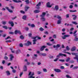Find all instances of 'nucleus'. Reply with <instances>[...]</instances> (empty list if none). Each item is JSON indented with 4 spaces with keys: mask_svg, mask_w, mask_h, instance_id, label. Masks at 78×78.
I'll list each match as a JSON object with an SVG mask.
<instances>
[{
    "mask_svg": "<svg viewBox=\"0 0 78 78\" xmlns=\"http://www.w3.org/2000/svg\"><path fill=\"white\" fill-rule=\"evenodd\" d=\"M63 56L65 57H66L67 56L66 55V54H62L60 53H59L58 55H57L56 56V58H60V56Z\"/></svg>",
    "mask_w": 78,
    "mask_h": 78,
    "instance_id": "f257e3e1",
    "label": "nucleus"
},
{
    "mask_svg": "<svg viewBox=\"0 0 78 78\" xmlns=\"http://www.w3.org/2000/svg\"><path fill=\"white\" fill-rule=\"evenodd\" d=\"M25 46H28L30 45H31V43L30 41H28L27 42V43H25L24 44Z\"/></svg>",
    "mask_w": 78,
    "mask_h": 78,
    "instance_id": "f03ea898",
    "label": "nucleus"
},
{
    "mask_svg": "<svg viewBox=\"0 0 78 78\" xmlns=\"http://www.w3.org/2000/svg\"><path fill=\"white\" fill-rule=\"evenodd\" d=\"M14 33L15 34H17L18 33L20 35H22V33H21L20 31L19 30H15L14 31Z\"/></svg>",
    "mask_w": 78,
    "mask_h": 78,
    "instance_id": "7ed1b4c3",
    "label": "nucleus"
},
{
    "mask_svg": "<svg viewBox=\"0 0 78 78\" xmlns=\"http://www.w3.org/2000/svg\"><path fill=\"white\" fill-rule=\"evenodd\" d=\"M5 9H6L8 11H9V12L10 13H12V12H13V11H12V10H11L10 9H9V7H5Z\"/></svg>",
    "mask_w": 78,
    "mask_h": 78,
    "instance_id": "20e7f679",
    "label": "nucleus"
},
{
    "mask_svg": "<svg viewBox=\"0 0 78 78\" xmlns=\"http://www.w3.org/2000/svg\"><path fill=\"white\" fill-rule=\"evenodd\" d=\"M9 24H10V25H11V27H14V23H13V22L11 21H9L8 22Z\"/></svg>",
    "mask_w": 78,
    "mask_h": 78,
    "instance_id": "39448f33",
    "label": "nucleus"
},
{
    "mask_svg": "<svg viewBox=\"0 0 78 78\" xmlns=\"http://www.w3.org/2000/svg\"><path fill=\"white\" fill-rule=\"evenodd\" d=\"M70 35H65L64 36L62 37V39H66V37H70Z\"/></svg>",
    "mask_w": 78,
    "mask_h": 78,
    "instance_id": "423d86ee",
    "label": "nucleus"
},
{
    "mask_svg": "<svg viewBox=\"0 0 78 78\" xmlns=\"http://www.w3.org/2000/svg\"><path fill=\"white\" fill-rule=\"evenodd\" d=\"M54 71H55V72H57V73H59V72H61V70L59 69H54Z\"/></svg>",
    "mask_w": 78,
    "mask_h": 78,
    "instance_id": "0eeeda50",
    "label": "nucleus"
},
{
    "mask_svg": "<svg viewBox=\"0 0 78 78\" xmlns=\"http://www.w3.org/2000/svg\"><path fill=\"white\" fill-rule=\"evenodd\" d=\"M50 5V2H48L46 4V7L48 8H51V7L52 6V5Z\"/></svg>",
    "mask_w": 78,
    "mask_h": 78,
    "instance_id": "6e6552de",
    "label": "nucleus"
},
{
    "mask_svg": "<svg viewBox=\"0 0 78 78\" xmlns=\"http://www.w3.org/2000/svg\"><path fill=\"white\" fill-rule=\"evenodd\" d=\"M46 48V46H42V47H41L40 48V50L41 51H44V48Z\"/></svg>",
    "mask_w": 78,
    "mask_h": 78,
    "instance_id": "1a4fd4ad",
    "label": "nucleus"
},
{
    "mask_svg": "<svg viewBox=\"0 0 78 78\" xmlns=\"http://www.w3.org/2000/svg\"><path fill=\"white\" fill-rule=\"evenodd\" d=\"M76 50V47L75 46H74L71 48L70 50V51H74Z\"/></svg>",
    "mask_w": 78,
    "mask_h": 78,
    "instance_id": "9d476101",
    "label": "nucleus"
},
{
    "mask_svg": "<svg viewBox=\"0 0 78 78\" xmlns=\"http://www.w3.org/2000/svg\"><path fill=\"white\" fill-rule=\"evenodd\" d=\"M29 8H30V7L28 6H25V7H24L25 11L26 12H27V11H28V9H29Z\"/></svg>",
    "mask_w": 78,
    "mask_h": 78,
    "instance_id": "9b49d317",
    "label": "nucleus"
},
{
    "mask_svg": "<svg viewBox=\"0 0 78 78\" xmlns=\"http://www.w3.org/2000/svg\"><path fill=\"white\" fill-rule=\"evenodd\" d=\"M23 71L24 72H27V67L26 65H24L23 67Z\"/></svg>",
    "mask_w": 78,
    "mask_h": 78,
    "instance_id": "f8f14e48",
    "label": "nucleus"
},
{
    "mask_svg": "<svg viewBox=\"0 0 78 78\" xmlns=\"http://www.w3.org/2000/svg\"><path fill=\"white\" fill-rule=\"evenodd\" d=\"M10 61H12L13 59L14 58V56L12 54H11L10 55Z\"/></svg>",
    "mask_w": 78,
    "mask_h": 78,
    "instance_id": "ddd939ff",
    "label": "nucleus"
},
{
    "mask_svg": "<svg viewBox=\"0 0 78 78\" xmlns=\"http://www.w3.org/2000/svg\"><path fill=\"white\" fill-rule=\"evenodd\" d=\"M72 17H75L73 18V20H75L76 19V18H77V16L75 15H72Z\"/></svg>",
    "mask_w": 78,
    "mask_h": 78,
    "instance_id": "4468645a",
    "label": "nucleus"
},
{
    "mask_svg": "<svg viewBox=\"0 0 78 78\" xmlns=\"http://www.w3.org/2000/svg\"><path fill=\"white\" fill-rule=\"evenodd\" d=\"M13 2H14L15 3H21L22 2V1H17L16 0H12Z\"/></svg>",
    "mask_w": 78,
    "mask_h": 78,
    "instance_id": "2eb2a0df",
    "label": "nucleus"
},
{
    "mask_svg": "<svg viewBox=\"0 0 78 78\" xmlns=\"http://www.w3.org/2000/svg\"><path fill=\"white\" fill-rule=\"evenodd\" d=\"M41 11L40 10H36L34 11V13H39V12H40Z\"/></svg>",
    "mask_w": 78,
    "mask_h": 78,
    "instance_id": "dca6fc26",
    "label": "nucleus"
},
{
    "mask_svg": "<svg viewBox=\"0 0 78 78\" xmlns=\"http://www.w3.org/2000/svg\"><path fill=\"white\" fill-rule=\"evenodd\" d=\"M55 9L56 10V11H58L59 9V7L58 5H55Z\"/></svg>",
    "mask_w": 78,
    "mask_h": 78,
    "instance_id": "f3484780",
    "label": "nucleus"
},
{
    "mask_svg": "<svg viewBox=\"0 0 78 78\" xmlns=\"http://www.w3.org/2000/svg\"><path fill=\"white\" fill-rule=\"evenodd\" d=\"M46 14V13L45 12H43L42 15H41L40 16V17H44L45 16V15Z\"/></svg>",
    "mask_w": 78,
    "mask_h": 78,
    "instance_id": "a211bd4d",
    "label": "nucleus"
},
{
    "mask_svg": "<svg viewBox=\"0 0 78 78\" xmlns=\"http://www.w3.org/2000/svg\"><path fill=\"white\" fill-rule=\"evenodd\" d=\"M22 19L23 20H25L27 19V16L25 15L23 16L22 17Z\"/></svg>",
    "mask_w": 78,
    "mask_h": 78,
    "instance_id": "6ab92c4d",
    "label": "nucleus"
},
{
    "mask_svg": "<svg viewBox=\"0 0 78 78\" xmlns=\"http://www.w3.org/2000/svg\"><path fill=\"white\" fill-rule=\"evenodd\" d=\"M41 20L42 22H44L45 20V18L43 17H41Z\"/></svg>",
    "mask_w": 78,
    "mask_h": 78,
    "instance_id": "aec40b11",
    "label": "nucleus"
},
{
    "mask_svg": "<svg viewBox=\"0 0 78 78\" xmlns=\"http://www.w3.org/2000/svg\"><path fill=\"white\" fill-rule=\"evenodd\" d=\"M69 11L70 12H76V10H69Z\"/></svg>",
    "mask_w": 78,
    "mask_h": 78,
    "instance_id": "412c9836",
    "label": "nucleus"
},
{
    "mask_svg": "<svg viewBox=\"0 0 78 78\" xmlns=\"http://www.w3.org/2000/svg\"><path fill=\"white\" fill-rule=\"evenodd\" d=\"M6 73H7V75H8V76H9V75H10V72H9V71H7L6 72Z\"/></svg>",
    "mask_w": 78,
    "mask_h": 78,
    "instance_id": "4be33fe9",
    "label": "nucleus"
},
{
    "mask_svg": "<svg viewBox=\"0 0 78 78\" xmlns=\"http://www.w3.org/2000/svg\"><path fill=\"white\" fill-rule=\"evenodd\" d=\"M72 55H75L76 56V55H78V53H75V52H72V53H71Z\"/></svg>",
    "mask_w": 78,
    "mask_h": 78,
    "instance_id": "5701e85b",
    "label": "nucleus"
},
{
    "mask_svg": "<svg viewBox=\"0 0 78 78\" xmlns=\"http://www.w3.org/2000/svg\"><path fill=\"white\" fill-rule=\"evenodd\" d=\"M16 51V54H19V53H20V50Z\"/></svg>",
    "mask_w": 78,
    "mask_h": 78,
    "instance_id": "b1692460",
    "label": "nucleus"
},
{
    "mask_svg": "<svg viewBox=\"0 0 78 78\" xmlns=\"http://www.w3.org/2000/svg\"><path fill=\"white\" fill-rule=\"evenodd\" d=\"M72 23H73V24H74V25H78V23L76 22L72 21Z\"/></svg>",
    "mask_w": 78,
    "mask_h": 78,
    "instance_id": "393cba45",
    "label": "nucleus"
},
{
    "mask_svg": "<svg viewBox=\"0 0 78 78\" xmlns=\"http://www.w3.org/2000/svg\"><path fill=\"white\" fill-rule=\"evenodd\" d=\"M25 2L26 3V4H29V3H30V1H29V0H26Z\"/></svg>",
    "mask_w": 78,
    "mask_h": 78,
    "instance_id": "a878e982",
    "label": "nucleus"
},
{
    "mask_svg": "<svg viewBox=\"0 0 78 78\" xmlns=\"http://www.w3.org/2000/svg\"><path fill=\"white\" fill-rule=\"evenodd\" d=\"M2 27L3 28H5V29L6 30H7V29H8V27H7V26H3Z\"/></svg>",
    "mask_w": 78,
    "mask_h": 78,
    "instance_id": "bb28decb",
    "label": "nucleus"
},
{
    "mask_svg": "<svg viewBox=\"0 0 78 78\" xmlns=\"http://www.w3.org/2000/svg\"><path fill=\"white\" fill-rule=\"evenodd\" d=\"M39 30H40V31H44V29H43V28H42V27H41L39 28Z\"/></svg>",
    "mask_w": 78,
    "mask_h": 78,
    "instance_id": "cd10ccee",
    "label": "nucleus"
},
{
    "mask_svg": "<svg viewBox=\"0 0 78 78\" xmlns=\"http://www.w3.org/2000/svg\"><path fill=\"white\" fill-rule=\"evenodd\" d=\"M60 46H61V45L60 44H57L56 45V48H59L60 47Z\"/></svg>",
    "mask_w": 78,
    "mask_h": 78,
    "instance_id": "c85d7f7f",
    "label": "nucleus"
},
{
    "mask_svg": "<svg viewBox=\"0 0 78 78\" xmlns=\"http://www.w3.org/2000/svg\"><path fill=\"white\" fill-rule=\"evenodd\" d=\"M57 19H59V20H61L62 18H61V17L59 16L58 15L57 16Z\"/></svg>",
    "mask_w": 78,
    "mask_h": 78,
    "instance_id": "c756f323",
    "label": "nucleus"
},
{
    "mask_svg": "<svg viewBox=\"0 0 78 78\" xmlns=\"http://www.w3.org/2000/svg\"><path fill=\"white\" fill-rule=\"evenodd\" d=\"M43 70L44 72H45V73L47 72V70L46 69L44 68L43 69Z\"/></svg>",
    "mask_w": 78,
    "mask_h": 78,
    "instance_id": "7c9ffc66",
    "label": "nucleus"
},
{
    "mask_svg": "<svg viewBox=\"0 0 78 78\" xmlns=\"http://www.w3.org/2000/svg\"><path fill=\"white\" fill-rule=\"evenodd\" d=\"M20 38L21 39H24V37H23V35H21L20 36Z\"/></svg>",
    "mask_w": 78,
    "mask_h": 78,
    "instance_id": "2f4dec72",
    "label": "nucleus"
},
{
    "mask_svg": "<svg viewBox=\"0 0 78 78\" xmlns=\"http://www.w3.org/2000/svg\"><path fill=\"white\" fill-rule=\"evenodd\" d=\"M4 59H5V60H7L8 59V57L6 56H5L4 57Z\"/></svg>",
    "mask_w": 78,
    "mask_h": 78,
    "instance_id": "473e14b6",
    "label": "nucleus"
},
{
    "mask_svg": "<svg viewBox=\"0 0 78 78\" xmlns=\"http://www.w3.org/2000/svg\"><path fill=\"white\" fill-rule=\"evenodd\" d=\"M41 2H39L38 4H37L36 6H41Z\"/></svg>",
    "mask_w": 78,
    "mask_h": 78,
    "instance_id": "72a5a7b5",
    "label": "nucleus"
},
{
    "mask_svg": "<svg viewBox=\"0 0 78 78\" xmlns=\"http://www.w3.org/2000/svg\"><path fill=\"white\" fill-rule=\"evenodd\" d=\"M74 41L77 42L78 41V37L75 38L74 39Z\"/></svg>",
    "mask_w": 78,
    "mask_h": 78,
    "instance_id": "f704fd0d",
    "label": "nucleus"
},
{
    "mask_svg": "<svg viewBox=\"0 0 78 78\" xmlns=\"http://www.w3.org/2000/svg\"><path fill=\"white\" fill-rule=\"evenodd\" d=\"M47 45H48V46H51V45H52V44H50L49 43H47Z\"/></svg>",
    "mask_w": 78,
    "mask_h": 78,
    "instance_id": "c9c22d12",
    "label": "nucleus"
},
{
    "mask_svg": "<svg viewBox=\"0 0 78 78\" xmlns=\"http://www.w3.org/2000/svg\"><path fill=\"white\" fill-rule=\"evenodd\" d=\"M70 61V58H68L66 60V62H69Z\"/></svg>",
    "mask_w": 78,
    "mask_h": 78,
    "instance_id": "e433bc0d",
    "label": "nucleus"
},
{
    "mask_svg": "<svg viewBox=\"0 0 78 78\" xmlns=\"http://www.w3.org/2000/svg\"><path fill=\"white\" fill-rule=\"evenodd\" d=\"M66 49L67 50H70V48H69V47L68 46H66Z\"/></svg>",
    "mask_w": 78,
    "mask_h": 78,
    "instance_id": "4c0bfd02",
    "label": "nucleus"
},
{
    "mask_svg": "<svg viewBox=\"0 0 78 78\" xmlns=\"http://www.w3.org/2000/svg\"><path fill=\"white\" fill-rule=\"evenodd\" d=\"M61 23V21L60 20H58L57 21V24H60Z\"/></svg>",
    "mask_w": 78,
    "mask_h": 78,
    "instance_id": "58836bf2",
    "label": "nucleus"
},
{
    "mask_svg": "<svg viewBox=\"0 0 78 78\" xmlns=\"http://www.w3.org/2000/svg\"><path fill=\"white\" fill-rule=\"evenodd\" d=\"M31 27L32 28H34V27H35V25H34V24H31Z\"/></svg>",
    "mask_w": 78,
    "mask_h": 78,
    "instance_id": "ea45409f",
    "label": "nucleus"
},
{
    "mask_svg": "<svg viewBox=\"0 0 78 78\" xmlns=\"http://www.w3.org/2000/svg\"><path fill=\"white\" fill-rule=\"evenodd\" d=\"M41 55L43 56H46V54L45 53H42L41 54Z\"/></svg>",
    "mask_w": 78,
    "mask_h": 78,
    "instance_id": "a19ab883",
    "label": "nucleus"
},
{
    "mask_svg": "<svg viewBox=\"0 0 78 78\" xmlns=\"http://www.w3.org/2000/svg\"><path fill=\"white\" fill-rule=\"evenodd\" d=\"M64 53H67V54H68V55H71V54H70V52L64 51Z\"/></svg>",
    "mask_w": 78,
    "mask_h": 78,
    "instance_id": "79ce46f5",
    "label": "nucleus"
},
{
    "mask_svg": "<svg viewBox=\"0 0 78 78\" xmlns=\"http://www.w3.org/2000/svg\"><path fill=\"white\" fill-rule=\"evenodd\" d=\"M9 34H14V32H9Z\"/></svg>",
    "mask_w": 78,
    "mask_h": 78,
    "instance_id": "37998d69",
    "label": "nucleus"
},
{
    "mask_svg": "<svg viewBox=\"0 0 78 78\" xmlns=\"http://www.w3.org/2000/svg\"><path fill=\"white\" fill-rule=\"evenodd\" d=\"M60 69H65V67L63 66H60Z\"/></svg>",
    "mask_w": 78,
    "mask_h": 78,
    "instance_id": "c03bdc74",
    "label": "nucleus"
},
{
    "mask_svg": "<svg viewBox=\"0 0 78 78\" xmlns=\"http://www.w3.org/2000/svg\"><path fill=\"white\" fill-rule=\"evenodd\" d=\"M12 72H13V73H16V70L15 69H13L12 70Z\"/></svg>",
    "mask_w": 78,
    "mask_h": 78,
    "instance_id": "a18cd8bd",
    "label": "nucleus"
},
{
    "mask_svg": "<svg viewBox=\"0 0 78 78\" xmlns=\"http://www.w3.org/2000/svg\"><path fill=\"white\" fill-rule=\"evenodd\" d=\"M29 37H32V34L31 33H29L28 34Z\"/></svg>",
    "mask_w": 78,
    "mask_h": 78,
    "instance_id": "49530a36",
    "label": "nucleus"
},
{
    "mask_svg": "<svg viewBox=\"0 0 78 78\" xmlns=\"http://www.w3.org/2000/svg\"><path fill=\"white\" fill-rule=\"evenodd\" d=\"M69 8L70 9H72L73 8V5H70L69 6Z\"/></svg>",
    "mask_w": 78,
    "mask_h": 78,
    "instance_id": "de8ad7c7",
    "label": "nucleus"
},
{
    "mask_svg": "<svg viewBox=\"0 0 78 78\" xmlns=\"http://www.w3.org/2000/svg\"><path fill=\"white\" fill-rule=\"evenodd\" d=\"M78 68V66H75L73 68V69H77Z\"/></svg>",
    "mask_w": 78,
    "mask_h": 78,
    "instance_id": "09e8293b",
    "label": "nucleus"
},
{
    "mask_svg": "<svg viewBox=\"0 0 78 78\" xmlns=\"http://www.w3.org/2000/svg\"><path fill=\"white\" fill-rule=\"evenodd\" d=\"M2 24H3V25H6V22L5 21H2Z\"/></svg>",
    "mask_w": 78,
    "mask_h": 78,
    "instance_id": "8fccbe9b",
    "label": "nucleus"
},
{
    "mask_svg": "<svg viewBox=\"0 0 78 78\" xmlns=\"http://www.w3.org/2000/svg\"><path fill=\"white\" fill-rule=\"evenodd\" d=\"M59 61L61 62H64L65 61V60L64 59H59Z\"/></svg>",
    "mask_w": 78,
    "mask_h": 78,
    "instance_id": "3c124183",
    "label": "nucleus"
},
{
    "mask_svg": "<svg viewBox=\"0 0 78 78\" xmlns=\"http://www.w3.org/2000/svg\"><path fill=\"white\" fill-rule=\"evenodd\" d=\"M73 36L74 37H75V38H76V37H77V34H74Z\"/></svg>",
    "mask_w": 78,
    "mask_h": 78,
    "instance_id": "603ef678",
    "label": "nucleus"
},
{
    "mask_svg": "<svg viewBox=\"0 0 78 78\" xmlns=\"http://www.w3.org/2000/svg\"><path fill=\"white\" fill-rule=\"evenodd\" d=\"M66 78H72L71 77H70V76H69V75H66Z\"/></svg>",
    "mask_w": 78,
    "mask_h": 78,
    "instance_id": "864d4df0",
    "label": "nucleus"
},
{
    "mask_svg": "<svg viewBox=\"0 0 78 78\" xmlns=\"http://www.w3.org/2000/svg\"><path fill=\"white\" fill-rule=\"evenodd\" d=\"M53 37L54 38V39H56V35L55 34L53 35Z\"/></svg>",
    "mask_w": 78,
    "mask_h": 78,
    "instance_id": "5fc2aeb1",
    "label": "nucleus"
},
{
    "mask_svg": "<svg viewBox=\"0 0 78 78\" xmlns=\"http://www.w3.org/2000/svg\"><path fill=\"white\" fill-rule=\"evenodd\" d=\"M37 39H38V40H40V39H41V37H39L38 36H37Z\"/></svg>",
    "mask_w": 78,
    "mask_h": 78,
    "instance_id": "6e6d98bb",
    "label": "nucleus"
},
{
    "mask_svg": "<svg viewBox=\"0 0 78 78\" xmlns=\"http://www.w3.org/2000/svg\"><path fill=\"white\" fill-rule=\"evenodd\" d=\"M20 12L22 14H25V12L23 11V10H21Z\"/></svg>",
    "mask_w": 78,
    "mask_h": 78,
    "instance_id": "4d7b16f0",
    "label": "nucleus"
},
{
    "mask_svg": "<svg viewBox=\"0 0 78 78\" xmlns=\"http://www.w3.org/2000/svg\"><path fill=\"white\" fill-rule=\"evenodd\" d=\"M66 18H69V14H67L66 15Z\"/></svg>",
    "mask_w": 78,
    "mask_h": 78,
    "instance_id": "13d9d810",
    "label": "nucleus"
},
{
    "mask_svg": "<svg viewBox=\"0 0 78 78\" xmlns=\"http://www.w3.org/2000/svg\"><path fill=\"white\" fill-rule=\"evenodd\" d=\"M42 73V72H41V71H38L37 72V74L38 75H40L41 73Z\"/></svg>",
    "mask_w": 78,
    "mask_h": 78,
    "instance_id": "bf43d9fd",
    "label": "nucleus"
},
{
    "mask_svg": "<svg viewBox=\"0 0 78 78\" xmlns=\"http://www.w3.org/2000/svg\"><path fill=\"white\" fill-rule=\"evenodd\" d=\"M22 75H23V72L21 73L20 75V77H21L22 76Z\"/></svg>",
    "mask_w": 78,
    "mask_h": 78,
    "instance_id": "052dcab7",
    "label": "nucleus"
},
{
    "mask_svg": "<svg viewBox=\"0 0 78 78\" xmlns=\"http://www.w3.org/2000/svg\"><path fill=\"white\" fill-rule=\"evenodd\" d=\"M25 29L26 31H28V30H29V28L28 27H25Z\"/></svg>",
    "mask_w": 78,
    "mask_h": 78,
    "instance_id": "680f3d73",
    "label": "nucleus"
},
{
    "mask_svg": "<svg viewBox=\"0 0 78 78\" xmlns=\"http://www.w3.org/2000/svg\"><path fill=\"white\" fill-rule=\"evenodd\" d=\"M2 63L3 64H5V61L3 60L2 62Z\"/></svg>",
    "mask_w": 78,
    "mask_h": 78,
    "instance_id": "e2e57ef3",
    "label": "nucleus"
},
{
    "mask_svg": "<svg viewBox=\"0 0 78 78\" xmlns=\"http://www.w3.org/2000/svg\"><path fill=\"white\" fill-rule=\"evenodd\" d=\"M20 46L21 47H23V44L22 43H21L20 44Z\"/></svg>",
    "mask_w": 78,
    "mask_h": 78,
    "instance_id": "0e129e2a",
    "label": "nucleus"
},
{
    "mask_svg": "<svg viewBox=\"0 0 78 78\" xmlns=\"http://www.w3.org/2000/svg\"><path fill=\"white\" fill-rule=\"evenodd\" d=\"M58 58H55V59H54V61H58Z\"/></svg>",
    "mask_w": 78,
    "mask_h": 78,
    "instance_id": "69168bd1",
    "label": "nucleus"
},
{
    "mask_svg": "<svg viewBox=\"0 0 78 78\" xmlns=\"http://www.w3.org/2000/svg\"><path fill=\"white\" fill-rule=\"evenodd\" d=\"M65 31H66V29L63 28L62 29V31H63V32H64Z\"/></svg>",
    "mask_w": 78,
    "mask_h": 78,
    "instance_id": "338daca9",
    "label": "nucleus"
},
{
    "mask_svg": "<svg viewBox=\"0 0 78 78\" xmlns=\"http://www.w3.org/2000/svg\"><path fill=\"white\" fill-rule=\"evenodd\" d=\"M34 56L37 58V54H34Z\"/></svg>",
    "mask_w": 78,
    "mask_h": 78,
    "instance_id": "774afa93",
    "label": "nucleus"
}]
</instances>
